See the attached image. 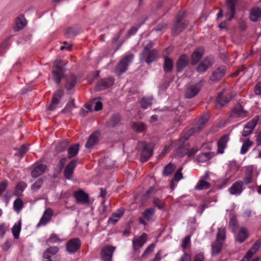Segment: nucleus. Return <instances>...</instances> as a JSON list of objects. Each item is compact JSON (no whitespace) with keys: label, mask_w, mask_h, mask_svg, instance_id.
Here are the masks:
<instances>
[{"label":"nucleus","mask_w":261,"mask_h":261,"mask_svg":"<svg viewBox=\"0 0 261 261\" xmlns=\"http://www.w3.org/2000/svg\"><path fill=\"white\" fill-rule=\"evenodd\" d=\"M153 43L151 42L147 43L143 48V49L140 55L141 60H145V61L148 64L156 60L158 57V51L155 49H152Z\"/></svg>","instance_id":"f257e3e1"},{"label":"nucleus","mask_w":261,"mask_h":261,"mask_svg":"<svg viewBox=\"0 0 261 261\" xmlns=\"http://www.w3.org/2000/svg\"><path fill=\"white\" fill-rule=\"evenodd\" d=\"M62 60H56L53 67V76L54 82L58 85L60 84L61 80L64 77L65 72V69L62 67Z\"/></svg>","instance_id":"f03ea898"},{"label":"nucleus","mask_w":261,"mask_h":261,"mask_svg":"<svg viewBox=\"0 0 261 261\" xmlns=\"http://www.w3.org/2000/svg\"><path fill=\"white\" fill-rule=\"evenodd\" d=\"M208 120L207 115L201 116L198 120L197 123L191 129L188 130L181 138L184 141L188 140L189 137L195 133H199L203 128L204 124Z\"/></svg>","instance_id":"7ed1b4c3"},{"label":"nucleus","mask_w":261,"mask_h":261,"mask_svg":"<svg viewBox=\"0 0 261 261\" xmlns=\"http://www.w3.org/2000/svg\"><path fill=\"white\" fill-rule=\"evenodd\" d=\"M134 58V55L132 54L127 55L122 58L116 66V73L121 74L125 72L127 70L128 66L132 62Z\"/></svg>","instance_id":"20e7f679"},{"label":"nucleus","mask_w":261,"mask_h":261,"mask_svg":"<svg viewBox=\"0 0 261 261\" xmlns=\"http://www.w3.org/2000/svg\"><path fill=\"white\" fill-rule=\"evenodd\" d=\"M153 146L151 143H143L140 160L142 162H147L152 155Z\"/></svg>","instance_id":"39448f33"},{"label":"nucleus","mask_w":261,"mask_h":261,"mask_svg":"<svg viewBox=\"0 0 261 261\" xmlns=\"http://www.w3.org/2000/svg\"><path fill=\"white\" fill-rule=\"evenodd\" d=\"M81 241L78 238H74L69 240L66 245L67 252L71 254L75 253L80 249Z\"/></svg>","instance_id":"423d86ee"},{"label":"nucleus","mask_w":261,"mask_h":261,"mask_svg":"<svg viewBox=\"0 0 261 261\" xmlns=\"http://www.w3.org/2000/svg\"><path fill=\"white\" fill-rule=\"evenodd\" d=\"M234 94L230 93L224 95L222 93H219L216 99V107L220 109L226 104L228 103L234 97Z\"/></svg>","instance_id":"0eeeda50"},{"label":"nucleus","mask_w":261,"mask_h":261,"mask_svg":"<svg viewBox=\"0 0 261 261\" xmlns=\"http://www.w3.org/2000/svg\"><path fill=\"white\" fill-rule=\"evenodd\" d=\"M59 251L57 246L50 247L47 249L43 254V261H59V258L54 255Z\"/></svg>","instance_id":"6e6552de"},{"label":"nucleus","mask_w":261,"mask_h":261,"mask_svg":"<svg viewBox=\"0 0 261 261\" xmlns=\"http://www.w3.org/2000/svg\"><path fill=\"white\" fill-rule=\"evenodd\" d=\"M202 84L199 82L196 84L189 85L185 91V97L187 98H191L195 96L200 91Z\"/></svg>","instance_id":"1a4fd4ad"},{"label":"nucleus","mask_w":261,"mask_h":261,"mask_svg":"<svg viewBox=\"0 0 261 261\" xmlns=\"http://www.w3.org/2000/svg\"><path fill=\"white\" fill-rule=\"evenodd\" d=\"M155 214V210L152 207L146 208L142 214V217L139 219L140 224L144 226L147 225V222L151 221Z\"/></svg>","instance_id":"9d476101"},{"label":"nucleus","mask_w":261,"mask_h":261,"mask_svg":"<svg viewBox=\"0 0 261 261\" xmlns=\"http://www.w3.org/2000/svg\"><path fill=\"white\" fill-rule=\"evenodd\" d=\"M63 94V91L61 89L56 91L53 94L51 102L49 105L47 110L49 111L55 110L57 105L59 103Z\"/></svg>","instance_id":"9b49d317"},{"label":"nucleus","mask_w":261,"mask_h":261,"mask_svg":"<svg viewBox=\"0 0 261 261\" xmlns=\"http://www.w3.org/2000/svg\"><path fill=\"white\" fill-rule=\"evenodd\" d=\"M226 70L227 67L226 66H220L213 72L212 75L210 76V80L213 82L219 81L225 75Z\"/></svg>","instance_id":"f8f14e48"},{"label":"nucleus","mask_w":261,"mask_h":261,"mask_svg":"<svg viewBox=\"0 0 261 261\" xmlns=\"http://www.w3.org/2000/svg\"><path fill=\"white\" fill-rule=\"evenodd\" d=\"M114 83V79L112 77L102 79L99 80L96 84V89L100 91L111 87Z\"/></svg>","instance_id":"ddd939ff"},{"label":"nucleus","mask_w":261,"mask_h":261,"mask_svg":"<svg viewBox=\"0 0 261 261\" xmlns=\"http://www.w3.org/2000/svg\"><path fill=\"white\" fill-rule=\"evenodd\" d=\"M258 121V117L256 116L248 122L244 127V129L242 134V136L243 137H247L249 136L252 132L254 127L256 125Z\"/></svg>","instance_id":"4468645a"},{"label":"nucleus","mask_w":261,"mask_h":261,"mask_svg":"<svg viewBox=\"0 0 261 261\" xmlns=\"http://www.w3.org/2000/svg\"><path fill=\"white\" fill-rule=\"evenodd\" d=\"M115 247L111 245L104 246L100 252L101 258L103 260H112Z\"/></svg>","instance_id":"2eb2a0df"},{"label":"nucleus","mask_w":261,"mask_h":261,"mask_svg":"<svg viewBox=\"0 0 261 261\" xmlns=\"http://www.w3.org/2000/svg\"><path fill=\"white\" fill-rule=\"evenodd\" d=\"M77 166V161L71 160L65 167L64 171V176L67 179H71L74 172V170Z\"/></svg>","instance_id":"dca6fc26"},{"label":"nucleus","mask_w":261,"mask_h":261,"mask_svg":"<svg viewBox=\"0 0 261 261\" xmlns=\"http://www.w3.org/2000/svg\"><path fill=\"white\" fill-rule=\"evenodd\" d=\"M248 112L244 110L240 103L236 105L231 111V115L233 117L244 118L247 117Z\"/></svg>","instance_id":"f3484780"},{"label":"nucleus","mask_w":261,"mask_h":261,"mask_svg":"<svg viewBox=\"0 0 261 261\" xmlns=\"http://www.w3.org/2000/svg\"><path fill=\"white\" fill-rule=\"evenodd\" d=\"M147 234L143 233L141 236L138 238H134L133 240V245L134 250H137L141 248L147 239Z\"/></svg>","instance_id":"a211bd4d"},{"label":"nucleus","mask_w":261,"mask_h":261,"mask_svg":"<svg viewBox=\"0 0 261 261\" xmlns=\"http://www.w3.org/2000/svg\"><path fill=\"white\" fill-rule=\"evenodd\" d=\"M189 62V59L187 55L184 54L181 55L176 62V70L178 72H181L185 67H186Z\"/></svg>","instance_id":"6ab92c4d"},{"label":"nucleus","mask_w":261,"mask_h":261,"mask_svg":"<svg viewBox=\"0 0 261 261\" xmlns=\"http://www.w3.org/2000/svg\"><path fill=\"white\" fill-rule=\"evenodd\" d=\"M254 170L252 166H248L245 171V177L244 178L243 183L248 185L252 183L255 180L254 178Z\"/></svg>","instance_id":"aec40b11"},{"label":"nucleus","mask_w":261,"mask_h":261,"mask_svg":"<svg viewBox=\"0 0 261 261\" xmlns=\"http://www.w3.org/2000/svg\"><path fill=\"white\" fill-rule=\"evenodd\" d=\"M46 169V165L40 163H36L34 165V168L32 171V176L34 178L38 177L44 173Z\"/></svg>","instance_id":"412c9836"},{"label":"nucleus","mask_w":261,"mask_h":261,"mask_svg":"<svg viewBox=\"0 0 261 261\" xmlns=\"http://www.w3.org/2000/svg\"><path fill=\"white\" fill-rule=\"evenodd\" d=\"M189 22L185 20L182 22H175L172 32L174 36L178 35L182 32L188 26Z\"/></svg>","instance_id":"4be33fe9"},{"label":"nucleus","mask_w":261,"mask_h":261,"mask_svg":"<svg viewBox=\"0 0 261 261\" xmlns=\"http://www.w3.org/2000/svg\"><path fill=\"white\" fill-rule=\"evenodd\" d=\"M243 182L241 180L237 181L234 182L229 189L230 193L232 195H240L243 189Z\"/></svg>","instance_id":"5701e85b"},{"label":"nucleus","mask_w":261,"mask_h":261,"mask_svg":"<svg viewBox=\"0 0 261 261\" xmlns=\"http://www.w3.org/2000/svg\"><path fill=\"white\" fill-rule=\"evenodd\" d=\"M204 54V49L202 47L196 48L191 55V65H195L201 59Z\"/></svg>","instance_id":"b1692460"},{"label":"nucleus","mask_w":261,"mask_h":261,"mask_svg":"<svg viewBox=\"0 0 261 261\" xmlns=\"http://www.w3.org/2000/svg\"><path fill=\"white\" fill-rule=\"evenodd\" d=\"M237 0H227L226 2V6L227 8V14L229 15L228 20H231L233 18L236 13V6Z\"/></svg>","instance_id":"393cba45"},{"label":"nucleus","mask_w":261,"mask_h":261,"mask_svg":"<svg viewBox=\"0 0 261 261\" xmlns=\"http://www.w3.org/2000/svg\"><path fill=\"white\" fill-rule=\"evenodd\" d=\"M53 215V211L51 208H47L44 212L43 215L40 220L39 222L37 224L39 227L41 225H46L51 219Z\"/></svg>","instance_id":"a878e982"},{"label":"nucleus","mask_w":261,"mask_h":261,"mask_svg":"<svg viewBox=\"0 0 261 261\" xmlns=\"http://www.w3.org/2000/svg\"><path fill=\"white\" fill-rule=\"evenodd\" d=\"M74 197L78 203H86L89 201L88 195L81 190L75 192Z\"/></svg>","instance_id":"bb28decb"},{"label":"nucleus","mask_w":261,"mask_h":261,"mask_svg":"<svg viewBox=\"0 0 261 261\" xmlns=\"http://www.w3.org/2000/svg\"><path fill=\"white\" fill-rule=\"evenodd\" d=\"M212 62L208 58H205L198 65L196 68V71L198 72H204L212 65Z\"/></svg>","instance_id":"cd10ccee"},{"label":"nucleus","mask_w":261,"mask_h":261,"mask_svg":"<svg viewBox=\"0 0 261 261\" xmlns=\"http://www.w3.org/2000/svg\"><path fill=\"white\" fill-rule=\"evenodd\" d=\"M261 18V8L254 7L251 9L249 18L253 22H256Z\"/></svg>","instance_id":"c85d7f7f"},{"label":"nucleus","mask_w":261,"mask_h":261,"mask_svg":"<svg viewBox=\"0 0 261 261\" xmlns=\"http://www.w3.org/2000/svg\"><path fill=\"white\" fill-rule=\"evenodd\" d=\"M99 133L98 132H95L92 133L89 137L86 144L85 147L87 148H92L98 142Z\"/></svg>","instance_id":"c756f323"},{"label":"nucleus","mask_w":261,"mask_h":261,"mask_svg":"<svg viewBox=\"0 0 261 261\" xmlns=\"http://www.w3.org/2000/svg\"><path fill=\"white\" fill-rule=\"evenodd\" d=\"M248 235L247 229L245 227H242L239 229L235 240L241 244L246 240Z\"/></svg>","instance_id":"7c9ffc66"},{"label":"nucleus","mask_w":261,"mask_h":261,"mask_svg":"<svg viewBox=\"0 0 261 261\" xmlns=\"http://www.w3.org/2000/svg\"><path fill=\"white\" fill-rule=\"evenodd\" d=\"M124 210L123 208H119L116 212L114 213L111 217L108 219V223L115 225L118 220L123 215Z\"/></svg>","instance_id":"2f4dec72"},{"label":"nucleus","mask_w":261,"mask_h":261,"mask_svg":"<svg viewBox=\"0 0 261 261\" xmlns=\"http://www.w3.org/2000/svg\"><path fill=\"white\" fill-rule=\"evenodd\" d=\"M229 140V136L225 135L221 137L218 141V151L220 153L224 152V149L226 147V144Z\"/></svg>","instance_id":"473e14b6"},{"label":"nucleus","mask_w":261,"mask_h":261,"mask_svg":"<svg viewBox=\"0 0 261 261\" xmlns=\"http://www.w3.org/2000/svg\"><path fill=\"white\" fill-rule=\"evenodd\" d=\"M26 24L25 19L23 15H21L16 18L13 29L15 31H18L23 29Z\"/></svg>","instance_id":"72a5a7b5"},{"label":"nucleus","mask_w":261,"mask_h":261,"mask_svg":"<svg viewBox=\"0 0 261 261\" xmlns=\"http://www.w3.org/2000/svg\"><path fill=\"white\" fill-rule=\"evenodd\" d=\"M121 120V115L119 114H114L110 118L107 122V126L109 127H114L117 125Z\"/></svg>","instance_id":"f704fd0d"},{"label":"nucleus","mask_w":261,"mask_h":261,"mask_svg":"<svg viewBox=\"0 0 261 261\" xmlns=\"http://www.w3.org/2000/svg\"><path fill=\"white\" fill-rule=\"evenodd\" d=\"M153 99V96L152 95L143 97L140 101L141 107L143 109H147L149 107H151L152 101Z\"/></svg>","instance_id":"c9c22d12"},{"label":"nucleus","mask_w":261,"mask_h":261,"mask_svg":"<svg viewBox=\"0 0 261 261\" xmlns=\"http://www.w3.org/2000/svg\"><path fill=\"white\" fill-rule=\"evenodd\" d=\"M79 151V144H74L70 146L67 150L68 152V159H71L76 155Z\"/></svg>","instance_id":"e433bc0d"},{"label":"nucleus","mask_w":261,"mask_h":261,"mask_svg":"<svg viewBox=\"0 0 261 261\" xmlns=\"http://www.w3.org/2000/svg\"><path fill=\"white\" fill-rule=\"evenodd\" d=\"M173 66V62L172 59L166 57L164 59L163 65L164 71L166 73L171 72L172 70Z\"/></svg>","instance_id":"4c0bfd02"},{"label":"nucleus","mask_w":261,"mask_h":261,"mask_svg":"<svg viewBox=\"0 0 261 261\" xmlns=\"http://www.w3.org/2000/svg\"><path fill=\"white\" fill-rule=\"evenodd\" d=\"M74 108H75L74 100L71 99L66 105L65 108L61 110V113L69 114V115H72V111Z\"/></svg>","instance_id":"58836bf2"},{"label":"nucleus","mask_w":261,"mask_h":261,"mask_svg":"<svg viewBox=\"0 0 261 261\" xmlns=\"http://www.w3.org/2000/svg\"><path fill=\"white\" fill-rule=\"evenodd\" d=\"M132 127L133 130L137 133L143 132L147 128L146 125L144 123L140 121L134 122Z\"/></svg>","instance_id":"ea45409f"},{"label":"nucleus","mask_w":261,"mask_h":261,"mask_svg":"<svg viewBox=\"0 0 261 261\" xmlns=\"http://www.w3.org/2000/svg\"><path fill=\"white\" fill-rule=\"evenodd\" d=\"M222 248V243L220 241H216L212 245V255H216L221 251Z\"/></svg>","instance_id":"a19ab883"},{"label":"nucleus","mask_w":261,"mask_h":261,"mask_svg":"<svg viewBox=\"0 0 261 261\" xmlns=\"http://www.w3.org/2000/svg\"><path fill=\"white\" fill-rule=\"evenodd\" d=\"M76 83V77L74 75L71 74L67 80L65 87L68 90H71Z\"/></svg>","instance_id":"79ce46f5"},{"label":"nucleus","mask_w":261,"mask_h":261,"mask_svg":"<svg viewBox=\"0 0 261 261\" xmlns=\"http://www.w3.org/2000/svg\"><path fill=\"white\" fill-rule=\"evenodd\" d=\"M176 166L174 164L170 163L165 166L163 170V175L168 176L170 175L175 169Z\"/></svg>","instance_id":"37998d69"},{"label":"nucleus","mask_w":261,"mask_h":261,"mask_svg":"<svg viewBox=\"0 0 261 261\" xmlns=\"http://www.w3.org/2000/svg\"><path fill=\"white\" fill-rule=\"evenodd\" d=\"M212 158L211 152H206L198 154L197 156V160L199 163H203L210 160Z\"/></svg>","instance_id":"c03bdc74"},{"label":"nucleus","mask_w":261,"mask_h":261,"mask_svg":"<svg viewBox=\"0 0 261 261\" xmlns=\"http://www.w3.org/2000/svg\"><path fill=\"white\" fill-rule=\"evenodd\" d=\"M211 187V184L205 181L203 179H200L195 187V189L197 190H202L208 189Z\"/></svg>","instance_id":"a18cd8bd"},{"label":"nucleus","mask_w":261,"mask_h":261,"mask_svg":"<svg viewBox=\"0 0 261 261\" xmlns=\"http://www.w3.org/2000/svg\"><path fill=\"white\" fill-rule=\"evenodd\" d=\"M21 223L19 221L18 223H15L12 228V232L15 239H18L19 233L21 230Z\"/></svg>","instance_id":"49530a36"},{"label":"nucleus","mask_w":261,"mask_h":261,"mask_svg":"<svg viewBox=\"0 0 261 261\" xmlns=\"http://www.w3.org/2000/svg\"><path fill=\"white\" fill-rule=\"evenodd\" d=\"M183 168L181 167L179 168L176 172L175 173L173 178L170 182V187L173 188V180L178 181L182 178H183V175L182 173V170Z\"/></svg>","instance_id":"de8ad7c7"},{"label":"nucleus","mask_w":261,"mask_h":261,"mask_svg":"<svg viewBox=\"0 0 261 261\" xmlns=\"http://www.w3.org/2000/svg\"><path fill=\"white\" fill-rule=\"evenodd\" d=\"M66 162L67 158L66 157H62L61 158L58 162L57 167L55 169V171L57 173H60L64 167Z\"/></svg>","instance_id":"09e8293b"},{"label":"nucleus","mask_w":261,"mask_h":261,"mask_svg":"<svg viewBox=\"0 0 261 261\" xmlns=\"http://www.w3.org/2000/svg\"><path fill=\"white\" fill-rule=\"evenodd\" d=\"M252 145V142L250 141L249 139H247L246 140H245L242 146L240 151L241 153L242 154H245L248 151L249 148L251 147Z\"/></svg>","instance_id":"8fccbe9b"},{"label":"nucleus","mask_w":261,"mask_h":261,"mask_svg":"<svg viewBox=\"0 0 261 261\" xmlns=\"http://www.w3.org/2000/svg\"><path fill=\"white\" fill-rule=\"evenodd\" d=\"M68 143L66 140H63L57 145L56 149L58 152H62L65 151L67 148Z\"/></svg>","instance_id":"3c124183"},{"label":"nucleus","mask_w":261,"mask_h":261,"mask_svg":"<svg viewBox=\"0 0 261 261\" xmlns=\"http://www.w3.org/2000/svg\"><path fill=\"white\" fill-rule=\"evenodd\" d=\"M146 19H145L144 21V22H142L141 23L138 24L137 27H131V28L128 30L127 32V37H129L131 36L134 35L136 34V33L137 32L139 28L144 23Z\"/></svg>","instance_id":"603ef678"},{"label":"nucleus","mask_w":261,"mask_h":261,"mask_svg":"<svg viewBox=\"0 0 261 261\" xmlns=\"http://www.w3.org/2000/svg\"><path fill=\"white\" fill-rule=\"evenodd\" d=\"M77 30L73 28H69L67 29L65 35L66 38H72L77 34Z\"/></svg>","instance_id":"864d4df0"},{"label":"nucleus","mask_w":261,"mask_h":261,"mask_svg":"<svg viewBox=\"0 0 261 261\" xmlns=\"http://www.w3.org/2000/svg\"><path fill=\"white\" fill-rule=\"evenodd\" d=\"M152 202L153 205L160 210L163 209L165 206V203L158 198H154Z\"/></svg>","instance_id":"5fc2aeb1"},{"label":"nucleus","mask_w":261,"mask_h":261,"mask_svg":"<svg viewBox=\"0 0 261 261\" xmlns=\"http://www.w3.org/2000/svg\"><path fill=\"white\" fill-rule=\"evenodd\" d=\"M23 204L22 200L20 198H17L14 201L13 203V206L14 209L16 211L19 212L20 211L22 207H23Z\"/></svg>","instance_id":"6e6d98bb"},{"label":"nucleus","mask_w":261,"mask_h":261,"mask_svg":"<svg viewBox=\"0 0 261 261\" xmlns=\"http://www.w3.org/2000/svg\"><path fill=\"white\" fill-rule=\"evenodd\" d=\"M225 239V231L223 228H219L217 234L216 241H222Z\"/></svg>","instance_id":"4d7b16f0"},{"label":"nucleus","mask_w":261,"mask_h":261,"mask_svg":"<svg viewBox=\"0 0 261 261\" xmlns=\"http://www.w3.org/2000/svg\"><path fill=\"white\" fill-rule=\"evenodd\" d=\"M29 147L28 145H22L18 149V154L20 158H22L24 154L29 150Z\"/></svg>","instance_id":"13d9d810"},{"label":"nucleus","mask_w":261,"mask_h":261,"mask_svg":"<svg viewBox=\"0 0 261 261\" xmlns=\"http://www.w3.org/2000/svg\"><path fill=\"white\" fill-rule=\"evenodd\" d=\"M10 46V43L8 40H4L0 45V56L4 55L5 49L8 48Z\"/></svg>","instance_id":"bf43d9fd"},{"label":"nucleus","mask_w":261,"mask_h":261,"mask_svg":"<svg viewBox=\"0 0 261 261\" xmlns=\"http://www.w3.org/2000/svg\"><path fill=\"white\" fill-rule=\"evenodd\" d=\"M238 221L236 216H232L229 221V225L232 227L233 231H236L237 227H238Z\"/></svg>","instance_id":"052dcab7"},{"label":"nucleus","mask_w":261,"mask_h":261,"mask_svg":"<svg viewBox=\"0 0 261 261\" xmlns=\"http://www.w3.org/2000/svg\"><path fill=\"white\" fill-rule=\"evenodd\" d=\"M43 184V179L39 178L35 183L32 186V189L34 191L39 190Z\"/></svg>","instance_id":"680f3d73"},{"label":"nucleus","mask_w":261,"mask_h":261,"mask_svg":"<svg viewBox=\"0 0 261 261\" xmlns=\"http://www.w3.org/2000/svg\"><path fill=\"white\" fill-rule=\"evenodd\" d=\"M261 245V240H257L255 243L252 245L250 250L255 253L259 249Z\"/></svg>","instance_id":"e2e57ef3"},{"label":"nucleus","mask_w":261,"mask_h":261,"mask_svg":"<svg viewBox=\"0 0 261 261\" xmlns=\"http://www.w3.org/2000/svg\"><path fill=\"white\" fill-rule=\"evenodd\" d=\"M26 187L27 184L25 182L23 181H20L17 185L16 189L19 192H22Z\"/></svg>","instance_id":"0e129e2a"},{"label":"nucleus","mask_w":261,"mask_h":261,"mask_svg":"<svg viewBox=\"0 0 261 261\" xmlns=\"http://www.w3.org/2000/svg\"><path fill=\"white\" fill-rule=\"evenodd\" d=\"M204 254L202 252L197 253L193 259V261H204Z\"/></svg>","instance_id":"69168bd1"},{"label":"nucleus","mask_w":261,"mask_h":261,"mask_svg":"<svg viewBox=\"0 0 261 261\" xmlns=\"http://www.w3.org/2000/svg\"><path fill=\"white\" fill-rule=\"evenodd\" d=\"M60 240L58 237L55 234H51L48 240V242L55 243L59 242Z\"/></svg>","instance_id":"338daca9"},{"label":"nucleus","mask_w":261,"mask_h":261,"mask_svg":"<svg viewBox=\"0 0 261 261\" xmlns=\"http://www.w3.org/2000/svg\"><path fill=\"white\" fill-rule=\"evenodd\" d=\"M254 92L256 95H261V81L256 84L254 88Z\"/></svg>","instance_id":"774afa93"}]
</instances>
